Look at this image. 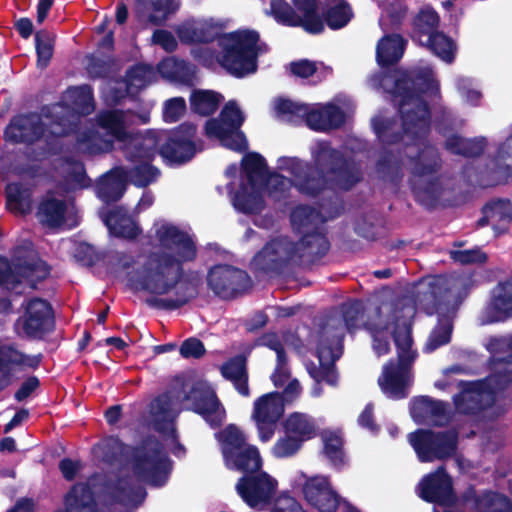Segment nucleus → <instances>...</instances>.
I'll list each match as a JSON object with an SVG mask.
<instances>
[{
  "mask_svg": "<svg viewBox=\"0 0 512 512\" xmlns=\"http://www.w3.org/2000/svg\"><path fill=\"white\" fill-rule=\"evenodd\" d=\"M233 205L239 212L244 214L259 213L264 208V200L260 192L244 183L240 184L238 191L233 198Z\"/></svg>",
  "mask_w": 512,
  "mask_h": 512,
  "instance_id": "4d7b16f0",
  "label": "nucleus"
},
{
  "mask_svg": "<svg viewBox=\"0 0 512 512\" xmlns=\"http://www.w3.org/2000/svg\"><path fill=\"white\" fill-rule=\"evenodd\" d=\"M408 437L422 463L451 458L456 453L458 446V434L454 430L417 429Z\"/></svg>",
  "mask_w": 512,
  "mask_h": 512,
  "instance_id": "aec40b11",
  "label": "nucleus"
},
{
  "mask_svg": "<svg viewBox=\"0 0 512 512\" xmlns=\"http://www.w3.org/2000/svg\"><path fill=\"white\" fill-rule=\"evenodd\" d=\"M226 465L243 475L259 472L263 461L258 448L246 443V437L235 425L230 424L219 434Z\"/></svg>",
  "mask_w": 512,
  "mask_h": 512,
  "instance_id": "2eb2a0df",
  "label": "nucleus"
},
{
  "mask_svg": "<svg viewBox=\"0 0 512 512\" xmlns=\"http://www.w3.org/2000/svg\"><path fill=\"white\" fill-rule=\"evenodd\" d=\"M421 46L428 48L433 54L447 63L454 61L456 44L444 32L439 31L430 41H425Z\"/></svg>",
  "mask_w": 512,
  "mask_h": 512,
  "instance_id": "680f3d73",
  "label": "nucleus"
},
{
  "mask_svg": "<svg viewBox=\"0 0 512 512\" xmlns=\"http://www.w3.org/2000/svg\"><path fill=\"white\" fill-rule=\"evenodd\" d=\"M478 512H512L511 499L500 492L487 490L474 498Z\"/></svg>",
  "mask_w": 512,
  "mask_h": 512,
  "instance_id": "13d9d810",
  "label": "nucleus"
},
{
  "mask_svg": "<svg viewBox=\"0 0 512 512\" xmlns=\"http://www.w3.org/2000/svg\"><path fill=\"white\" fill-rule=\"evenodd\" d=\"M162 248L174 250L176 256L166 252H151L141 268L129 277L135 290L154 295L170 297H149L146 304L158 310L173 311L184 307L196 299L203 285V277L197 271L185 272L184 262L193 261L197 249L192 238L177 226L166 224L156 231Z\"/></svg>",
  "mask_w": 512,
  "mask_h": 512,
  "instance_id": "f257e3e1",
  "label": "nucleus"
},
{
  "mask_svg": "<svg viewBox=\"0 0 512 512\" xmlns=\"http://www.w3.org/2000/svg\"><path fill=\"white\" fill-rule=\"evenodd\" d=\"M132 470L140 480L155 487H162L172 471V461L161 441L148 436L133 449Z\"/></svg>",
  "mask_w": 512,
  "mask_h": 512,
  "instance_id": "9b49d317",
  "label": "nucleus"
},
{
  "mask_svg": "<svg viewBox=\"0 0 512 512\" xmlns=\"http://www.w3.org/2000/svg\"><path fill=\"white\" fill-rule=\"evenodd\" d=\"M391 78L383 74L380 86L392 96L398 106L400 120L382 115L371 119V126L378 141L384 147L397 145L408 139V144L418 145L425 140L431 130V110L423 98L425 94L439 92V84L430 69H411L395 71L393 86L386 89L385 82Z\"/></svg>",
  "mask_w": 512,
  "mask_h": 512,
  "instance_id": "f03ea898",
  "label": "nucleus"
},
{
  "mask_svg": "<svg viewBox=\"0 0 512 512\" xmlns=\"http://www.w3.org/2000/svg\"><path fill=\"white\" fill-rule=\"evenodd\" d=\"M52 267L41 258L32 243L16 246L11 259L0 255V288L15 291L26 282L31 289L45 281Z\"/></svg>",
  "mask_w": 512,
  "mask_h": 512,
  "instance_id": "423d86ee",
  "label": "nucleus"
},
{
  "mask_svg": "<svg viewBox=\"0 0 512 512\" xmlns=\"http://www.w3.org/2000/svg\"><path fill=\"white\" fill-rule=\"evenodd\" d=\"M450 257L454 262L462 265L483 264L488 259L487 254L480 247L467 250H452Z\"/></svg>",
  "mask_w": 512,
  "mask_h": 512,
  "instance_id": "774afa93",
  "label": "nucleus"
},
{
  "mask_svg": "<svg viewBox=\"0 0 512 512\" xmlns=\"http://www.w3.org/2000/svg\"><path fill=\"white\" fill-rule=\"evenodd\" d=\"M487 146L485 137L465 138L457 133L449 135L444 142V149L450 154L464 158L480 157Z\"/></svg>",
  "mask_w": 512,
  "mask_h": 512,
  "instance_id": "a18cd8bd",
  "label": "nucleus"
},
{
  "mask_svg": "<svg viewBox=\"0 0 512 512\" xmlns=\"http://www.w3.org/2000/svg\"><path fill=\"white\" fill-rule=\"evenodd\" d=\"M277 481L262 471L241 476L235 489L241 499L251 508L269 504L275 494Z\"/></svg>",
  "mask_w": 512,
  "mask_h": 512,
  "instance_id": "b1692460",
  "label": "nucleus"
},
{
  "mask_svg": "<svg viewBox=\"0 0 512 512\" xmlns=\"http://www.w3.org/2000/svg\"><path fill=\"white\" fill-rule=\"evenodd\" d=\"M376 314L378 319L375 321H366V323H364V329L367 330L372 337V347L375 353L378 356H383L390 352L389 339L390 335L393 337V331L390 332L391 323L381 318V309L379 307L376 309ZM404 323L409 324L408 321L399 323L397 318L393 319L394 326H396V324L402 326ZM410 325L412 326L411 323Z\"/></svg>",
  "mask_w": 512,
  "mask_h": 512,
  "instance_id": "ea45409f",
  "label": "nucleus"
},
{
  "mask_svg": "<svg viewBox=\"0 0 512 512\" xmlns=\"http://www.w3.org/2000/svg\"><path fill=\"white\" fill-rule=\"evenodd\" d=\"M157 78V72L152 65L136 63L126 71V91L128 95L135 97L141 92V90L156 82Z\"/></svg>",
  "mask_w": 512,
  "mask_h": 512,
  "instance_id": "09e8293b",
  "label": "nucleus"
},
{
  "mask_svg": "<svg viewBox=\"0 0 512 512\" xmlns=\"http://www.w3.org/2000/svg\"><path fill=\"white\" fill-rule=\"evenodd\" d=\"M406 40L397 33L384 35L376 46V61L382 68L397 64L403 57Z\"/></svg>",
  "mask_w": 512,
  "mask_h": 512,
  "instance_id": "a19ab883",
  "label": "nucleus"
},
{
  "mask_svg": "<svg viewBox=\"0 0 512 512\" xmlns=\"http://www.w3.org/2000/svg\"><path fill=\"white\" fill-rule=\"evenodd\" d=\"M292 3L294 7L284 0H271V13L279 23L301 27L313 35L324 31V22L318 14V0H292Z\"/></svg>",
  "mask_w": 512,
  "mask_h": 512,
  "instance_id": "6ab92c4d",
  "label": "nucleus"
},
{
  "mask_svg": "<svg viewBox=\"0 0 512 512\" xmlns=\"http://www.w3.org/2000/svg\"><path fill=\"white\" fill-rule=\"evenodd\" d=\"M512 318V275L499 281L491 290L490 298L485 305L481 323L494 324L505 322Z\"/></svg>",
  "mask_w": 512,
  "mask_h": 512,
  "instance_id": "a878e982",
  "label": "nucleus"
},
{
  "mask_svg": "<svg viewBox=\"0 0 512 512\" xmlns=\"http://www.w3.org/2000/svg\"><path fill=\"white\" fill-rule=\"evenodd\" d=\"M453 402L459 414L476 416L492 407L495 397L486 391L484 383L466 382L462 391L453 397Z\"/></svg>",
  "mask_w": 512,
  "mask_h": 512,
  "instance_id": "cd10ccee",
  "label": "nucleus"
},
{
  "mask_svg": "<svg viewBox=\"0 0 512 512\" xmlns=\"http://www.w3.org/2000/svg\"><path fill=\"white\" fill-rule=\"evenodd\" d=\"M32 189L21 182H11L5 186L6 208L20 215L32 211Z\"/></svg>",
  "mask_w": 512,
  "mask_h": 512,
  "instance_id": "8fccbe9b",
  "label": "nucleus"
},
{
  "mask_svg": "<svg viewBox=\"0 0 512 512\" xmlns=\"http://www.w3.org/2000/svg\"><path fill=\"white\" fill-rule=\"evenodd\" d=\"M172 398L169 392H163L156 396L150 403V415L153 420L154 429L163 435L170 436L177 441L178 435L173 426Z\"/></svg>",
  "mask_w": 512,
  "mask_h": 512,
  "instance_id": "f704fd0d",
  "label": "nucleus"
},
{
  "mask_svg": "<svg viewBox=\"0 0 512 512\" xmlns=\"http://www.w3.org/2000/svg\"><path fill=\"white\" fill-rule=\"evenodd\" d=\"M375 172L381 180L399 185L404 176L402 160L393 151L385 149L375 163Z\"/></svg>",
  "mask_w": 512,
  "mask_h": 512,
  "instance_id": "864d4df0",
  "label": "nucleus"
},
{
  "mask_svg": "<svg viewBox=\"0 0 512 512\" xmlns=\"http://www.w3.org/2000/svg\"><path fill=\"white\" fill-rule=\"evenodd\" d=\"M278 116L285 117L289 122L305 120L315 131H327L324 107L311 109L309 105L280 98L275 107Z\"/></svg>",
  "mask_w": 512,
  "mask_h": 512,
  "instance_id": "c756f323",
  "label": "nucleus"
},
{
  "mask_svg": "<svg viewBox=\"0 0 512 512\" xmlns=\"http://www.w3.org/2000/svg\"><path fill=\"white\" fill-rule=\"evenodd\" d=\"M393 341L397 349V364L389 361L383 369V377L378 379L379 386L384 394L394 400L404 399L408 396L409 373L417 352L412 349V327L404 323L396 324L393 330Z\"/></svg>",
  "mask_w": 512,
  "mask_h": 512,
  "instance_id": "1a4fd4ad",
  "label": "nucleus"
},
{
  "mask_svg": "<svg viewBox=\"0 0 512 512\" xmlns=\"http://www.w3.org/2000/svg\"><path fill=\"white\" fill-rule=\"evenodd\" d=\"M61 160L69 166L64 179L71 189H83L90 186V179L87 176L85 165L82 161L72 156H65Z\"/></svg>",
  "mask_w": 512,
  "mask_h": 512,
  "instance_id": "e2e57ef3",
  "label": "nucleus"
},
{
  "mask_svg": "<svg viewBox=\"0 0 512 512\" xmlns=\"http://www.w3.org/2000/svg\"><path fill=\"white\" fill-rule=\"evenodd\" d=\"M242 171L251 188L269 181L270 173L265 158L257 152H249L242 159Z\"/></svg>",
  "mask_w": 512,
  "mask_h": 512,
  "instance_id": "603ef678",
  "label": "nucleus"
},
{
  "mask_svg": "<svg viewBox=\"0 0 512 512\" xmlns=\"http://www.w3.org/2000/svg\"><path fill=\"white\" fill-rule=\"evenodd\" d=\"M410 414L417 423L430 420L436 427H444L451 420L449 403L427 395L417 396L411 400Z\"/></svg>",
  "mask_w": 512,
  "mask_h": 512,
  "instance_id": "c85d7f7f",
  "label": "nucleus"
},
{
  "mask_svg": "<svg viewBox=\"0 0 512 512\" xmlns=\"http://www.w3.org/2000/svg\"><path fill=\"white\" fill-rule=\"evenodd\" d=\"M176 34L183 44L211 43L221 34V28L205 20H188L178 25Z\"/></svg>",
  "mask_w": 512,
  "mask_h": 512,
  "instance_id": "473e14b6",
  "label": "nucleus"
},
{
  "mask_svg": "<svg viewBox=\"0 0 512 512\" xmlns=\"http://www.w3.org/2000/svg\"><path fill=\"white\" fill-rule=\"evenodd\" d=\"M222 376L231 381L239 394L249 396L247 359L244 355H236L221 366Z\"/></svg>",
  "mask_w": 512,
  "mask_h": 512,
  "instance_id": "3c124183",
  "label": "nucleus"
},
{
  "mask_svg": "<svg viewBox=\"0 0 512 512\" xmlns=\"http://www.w3.org/2000/svg\"><path fill=\"white\" fill-rule=\"evenodd\" d=\"M67 120L61 118L54 122L58 127L47 130L40 114L28 112L17 114L11 118L4 130L6 141L13 144L35 145L28 152L33 161H43L57 156L63 151L62 137L69 134L70 127Z\"/></svg>",
  "mask_w": 512,
  "mask_h": 512,
  "instance_id": "20e7f679",
  "label": "nucleus"
},
{
  "mask_svg": "<svg viewBox=\"0 0 512 512\" xmlns=\"http://www.w3.org/2000/svg\"><path fill=\"white\" fill-rule=\"evenodd\" d=\"M207 284L220 298L233 299L250 288L251 278L242 269L228 264H218L210 268Z\"/></svg>",
  "mask_w": 512,
  "mask_h": 512,
  "instance_id": "4be33fe9",
  "label": "nucleus"
},
{
  "mask_svg": "<svg viewBox=\"0 0 512 512\" xmlns=\"http://www.w3.org/2000/svg\"><path fill=\"white\" fill-rule=\"evenodd\" d=\"M220 63L231 75L242 78L257 70L260 35L255 30H238L224 35Z\"/></svg>",
  "mask_w": 512,
  "mask_h": 512,
  "instance_id": "9d476101",
  "label": "nucleus"
},
{
  "mask_svg": "<svg viewBox=\"0 0 512 512\" xmlns=\"http://www.w3.org/2000/svg\"><path fill=\"white\" fill-rule=\"evenodd\" d=\"M124 157L129 162L153 161L158 154L157 130H147L145 133H129L123 141Z\"/></svg>",
  "mask_w": 512,
  "mask_h": 512,
  "instance_id": "7c9ffc66",
  "label": "nucleus"
},
{
  "mask_svg": "<svg viewBox=\"0 0 512 512\" xmlns=\"http://www.w3.org/2000/svg\"><path fill=\"white\" fill-rule=\"evenodd\" d=\"M106 489L113 502L134 508L139 507L147 496L146 489L130 476L118 477L107 483Z\"/></svg>",
  "mask_w": 512,
  "mask_h": 512,
  "instance_id": "2f4dec72",
  "label": "nucleus"
},
{
  "mask_svg": "<svg viewBox=\"0 0 512 512\" xmlns=\"http://www.w3.org/2000/svg\"><path fill=\"white\" fill-rule=\"evenodd\" d=\"M158 155L169 165H183L191 161L202 150V141L197 138V126L183 122L172 129L157 130Z\"/></svg>",
  "mask_w": 512,
  "mask_h": 512,
  "instance_id": "f8f14e48",
  "label": "nucleus"
},
{
  "mask_svg": "<svg viewBox=\"0 0 512 512\" xmlns=\"http://www.w3.org/2000/svg\"><path fill=\"white\" fill-rule=\"evenodd\" d=\"M290 221L302 235L298 242L308 249L313 257L311 261H320L330 249V242L322 231L324 219L320 211L310 205H298L292 210Z\"/></svg>",
  "mask_w": 512,
  "mask_h": 512,
  "instance_id": "dca6fc26",
  "label": "nucleus"
},
{
  "mask_svg": "<svg viewBox=\"0 0 512 512\" xmlns=\"http://www.w3.org/2000/svg\"><path fill=\"white\" fill-rule=\"evenodd\" d=\"M408 186L414 200L427 210L439 204L444 188L441 171L443 159L437 147L423 144L413 155H406Z\"/></svg>",
  "mask_w": 512,
  "mask_h": 512,
  "instance_id": "39448f33",
  "label": "nucleus"
},
{
  "mask_svg": "<svg viewBox=\"0 0 512 512\" xmlns=\"http://www.w3.org/2000/svg\"><path fill=\"white\" fill-rule=\"evenodd\" d=\"M311 156L312 162L297 157L279 158V168L288 171L292 180L274 174L272 189L283 193L290 182L300 194L316 198L328 188L349 191L363 180L360 165L329 141L317 142Z\"/></svg>",
  "mask_w": 512,
  "mask_h": 512,
  "instance_id": "7ed1b4c3",
  "label": "nucleus"
},
{
  "mask_svg": "<svg viewBox=\"0 0 512 512\" xmlns=\"http://www.w3.org/2000/svg\"><path fill=\"white\" fill-rule=\"evenodd\" d=\"M512 385V349L508 347L505 357L497 358L494 372L487 377L484 384L486 391L496 394L507 390Z\"/></svg>",
  "mask_w": 512,
  "mask_h": 512,
  "instance_id": "49530a36",
  "label": "nucleus"
},
{
  "mask_svg": "<svg viewBox=\"0 0 512 512\" xmlns=\"http://www.w3.org/2000/svg\"><path fill=\"white\" fill-rule=\"evenodd\" d=\"M353 18L351 5L345 0L337 2L328 7L322 13V20L332 30H338L345 27Z\"/></svg>",
  "mask_w": 512,
  "mask_h": 512,
  "instance_id": "052dcab7",
  "label": "nucleus"
},
{
  "mask_svg": "<svg viewBox=\"0 0 512 512\" xmlns=\"http://www.w3.org/2000/svg\"><path fill=\"white\" fill-rule=\"evenodd\" d=\"M67 204L64 200L54 197L49 191L42 197L36 211L38 221L46 227H61L66 220Z\"/></svg>",
  "mask_w": 512,
  "mask_h": 512,
  "instance_id": "58836bf2",
  "label": "nucleus"
},
{
  "mask_svg": "<svg viewBox=\"0 0 512 512\" xmlns=\"http://www.w3.org/2000/svg\"><path fill=\"white\" fill-rule=\"evenodd\" d=\"M284 411V397L280 392H270L255 400L252 418L256 423L260 441L265 443L272 439Z\"/></svg>",
  "mask_w": 512,
  "mask_h": 512,
  "instance_id": "5701e85b",
  "label": "nucleus"
},
{
  "mask_svg": "<svg viewBox=\"0 0 512 512\" xmlns=\"http://www.w3.org/2000/svg\"><path fill=\"white\" fill-rule=\"evenodd\" d=\"M306 501L319 512H335L338 508L343 511L347 502L333 488L329 481L322 477L308 479L302 488Z\"/></svg>",
  "mask_w": 512,
  "mask_h": 512,
  "instance_id": "bb28decb",
  "label": "nucleus"
},
{
  "mask_svg": "<svg viewBox=\"0 0 512 512\" xmlns=\"http://www.w3.org/2000/svg\"><path fill=\"white\" fill-rule=\"evenodd\" d=\"M133 167L126 169L127 179L138 188H145L160 176V170L152 161L132 162Z\"/></svg>",
  "mask_w": 512,
  "mask_h": 512,
  "instance_id": "bf43d9fd",
  "label": "nucleus"
},
{
  "mask_svg": "<svg viewBox=\"0 0 512 512\" xmlns=\"http://www.w3.org/2000/svg\"><path fill=\"white\" fill-rule=\"evenodd\" d=\"M95 121L102 133L116 142L122 143L129 136L130 132L126 129L125 115L122 110H101L96 114Z\"/></svg>",
  "mask_w": 512,
  "mask_h": 512,
  "instance_id": "c03bdc74",
  "label": "nucleus"
},
{
  "mask_svg": "<svg viewBox=\"0 0 512 512\" xmlns=\"http://www.w3.org/2000/svg\"><path fill=\"white\" fill-rule=\"evenodd\" d=\"M55 36L49 31L42 29L35 33V50L37 56V67L46 68L54 54Z\"/></svg>",
  "mask_w": 512,
  "mask_h": 512,
  "instance_id": "0e129e2a",
  "label": "nucleus"
},
{
  "mask_svg": "<svg viewBox=\"0 0 512 512\" xmlns=\"http://www.w3.org/2000/svg\"><path fill=\"white\" fill-rule=\"evenodd\" d=\"M512 159V134L497 149L496 154L488 164V169L492 175L491 181L487 186L497 185L512 175L511 164L507 161Z\"/></svg>",
  "mask_w": 512,
  "mask_h": 512,
  "instance_id": "de8ad7c7",
  "label": "nucleus"
},
{
  "mask_svg": "<svg viewBox=\"0 0 512 512\" xmlns=\"http://www.w3.org/2000/svg\"><path fill=\"white\" fill-rule=\"evenodd\" d=\"M418 301L424 312L432 316L438 314L437 323L432 329L425 344V352H433L448 344L453 331V319L448 313H444L452 302V291L445 277L435 276L427 285L424 292H419Z\"/></svg>",
  "mask_w": 512,
  "mask_h": 512,
  "instance_id": "6e6552de",
  "label": "nucleus"
},
{
  "mask_svg": "<svg viewBox=\"0 0 512 512\" xmlns=\"http://www.w3.org/2000/svg\"><path fill=\"white\" fill-rule=\"evenodd\" d=\"M222 100L223 96L218 92L195 89L189 98L190 109L200 116H211L217 111Z\"/></svg>",
  "mask_w": 512,
  "mask_h": 512,
  "instance_id": "5fc2aeb1",
  "label": "nucleus"
},
{
  "mask_svg": "<svg viewBox=\"0 0 512 512\" xmlns=\"http://www.w3.org/2000/svg\"><path fill=\"white\" fill-rule=\"evenodd\" d=\"M340 311L343 325L341 323L335 324L336 319L330 317L320 330L325 326L330 325V329L332 331L334 328H341L343 332L344 329H346L349 333H353L362 326L364 327L365 307L361 300L352 299L342 303Z\"/></svg>",
  "mask_w": 512,
  "mask_h": 512,
  "instance_id": "37998d69",
  "label": "nucleus"
},
{
  "mask_svg": "<svg viewBox=\"0 0 512 512\" xmlns=\"http://www.w3.org/2000/svg\"><path fill=\"white\" fill-rule=\"evenodd\" d=\"M312 255L301 243L292 241L288 236H277L269 240L253 257L256 271L270 277L288 275L296 267L313 265Z\"/></svg>",
  "mask_w": 512,
  "mask_h": 512,
  "instance_id": "0eeeda50",
  "label": "nucleus"
},
{
  "mask_svg": "<svg viewBox=\"0 0 512 512\" xmlns=\"http://www.w3.org/2000/svg\"><path fill=\"white\" fill-rule=\"evenodd\" d=\"M77 141L81 150L91 156L113 151L116 142L111 137L99 131L83 133Z\"/></svg>",
  "mask_w": 512,
  "mask_h": 512,
  "instance_id": "6e6d98bb",
  "label": "nucleus"
},
{
  "mask_svg": "<svg viewBox=\"0 0 512 512\" xmlns=\"http://www.w3.org/2000/svg\"><path fill=\"white\" fill-rule=\"evenodd\" d=\"M323 442L325 456L334 466H341L344 463V441L341 435L336 432H328L323 435Z\"/></svg>",
  "mask_w": 512,
  "mask_h": 512,
  "instance_id": "69168bd1",
  "label": "nucleus"
},
{
  "mask_svg": "<svg viewBox=\"0 0 512 512\" xmlns=\"http://www.w3.org/2000/svg\"><path fill=\"white\" fill-rule=\"evenodd\" d=\"M43 354H26L17 349L15 344L0 345V371L6 368H18V370H37L42 361Z\"/></svg>",
  "mask_w": 512,
  "mask_h": 512,
  "instance_id": "e433bc0d",
  "label": "nucleus"
},
{
  "mask_svg": "<svg viewBox=\"0 0 512 512\" xmlns=\"http://www.w3.org/2000/svg\"><path fill=\"white\" fill-rule=\"evenodd\" d=\"M245 117L235 101L227 102L218 118H210L205 123V135L216 138L227 149L244 152L248 149L245 134L241 131Z\"/></svg>",
  "mask_w": 512,
  "mask_h": 512,
  "instance_id": "f3484780",
  "label": "nucleus"
},
{
  "mask_svg": "<svg viewBox=\"0 0 512 512\" xmlns=\"http://www.w3.org/2000/svg\"><path fill=\"white\" fill-rule=\"evenodd\" d=\"M64 509L55 512H99L92 486L88 482H77L64 496Z\"/></svg>",
  "mask_w": 512,
  "mask_h": 512,
  "instance_id": "72a5a7b5",
  "label": "nucleus"
},
{
  "mask_svg": "<svg viewBox=\"0 0 512 512\" xmlns=\"http://www.w3.org/2000/svg\"><path fill=\"white\" fill-rule=\"evenodd\" d=\"M22 307L23 313L14 323V330L18 336L41 341L54 332L55 314L48 300L32 297L23 302Z\"/></svg>",
  "mask_w": 512,
  "mask_h": 512,
  "instance_id": "a211bd4d",
  "label": "nucleus"
},
{
  "mask_svg": "<svg viewBox=\"0 0 512 512\" xmlns=\"http://www.w3.org/2000/svg\"><path fill=\"white\" fill-rule=\"evenodd\" d=\"M127 173L122 167H115L108 171L97 185L98 197L105 203L119 201L127 188Z\"/></svg>",
  "mask_w": 512,
  "mask_h": 512,
  "instance_id": "c9c22d12",
  "label": "nucleus"
},
{
  "mask_svg": "<svg viewBox=\"0 0 512 512\" xmlns=\"http://www.w3.org/2000/svg\"><path fill=\"white\" fill-rule=\"evenodd\" d=\"M439 26L440 16L437 11L431 6H424L413 17L411 38L421 45L439 32Z\"/></svg>",
  "mask_w": 512,
  "mask_h": 512,
  "instance_id": "4c0bfd02",
  "label": "nucleus"
},
{
  "mask_svg": "<svg viewBox=\"0 0 512 512\" xmlns=\"http://www.w3.org/2000/svg\"><path fill=\"white\" fill-rule=\"evenodd\" d=\"M183 402L186 409L200 415L212 428L220 427L225 420V409L222 407L216 392L202 382H195L184 394Z\"/></svg>",
  "mask_w": 512,
  "mask_h": 512,
  "instance_id": "412c9836",
  "label": "nucleus"
},
{
  "mask_svg": "<svg viewBox=\"0 0 512 512\" xmlns=\"http://www.w3.org/2000/svg\"><path fill=\"white\" fill-rule=\"evenodd\" d=\"M489 212L491 218H497L499 222H511L512 202L508 198H496L485 203L481 212Z\"/></svg>",
  "mask_w": 512,
  "mask_h": 512,
  "instance_id": "338daca9",
  "label": "nucleus"
},
{
  "mask_svg": "<svg viewBox=\"0 0 512 512\" xmlns=\"http://www.w3.org/2000/svg\"><path fill=\"white\" fill-rule=\"evenodd\" d=\"M283 435L271 448L276 459L295 456L304 444L317 437L319 427L314 417L303 412L290 413L281 423Z\"/></svg>",
  "mask_w": 512,
  "mask_h": 512,
  "instance_id": "4468645a",
  "label": "nucleus"
},
{
  "mask_svg": "<svg viewBox=\"0 0 512 512\" xmlns=\"http://www.w3.org/2000/svg\"><path fill=\"white\" fill-rule=\"evenodd\" d=\"M104 223L110 234L117 238L133 240L141 233V229L122 207L110 210L105 215Z\"/></svg>",
  "mask_w": 512,
  "mask_h": 512,
  "instance_id": "79ce46f5",
  "label": "nucleus"
},
{
  "mask_svg": "<svg viewBox=\"0 0 512 512\" xmlns=\"http://www.w3.org/2000/svg\"><path fill=\"white\" fill-rule=\"evenodd\" d=\"M419 496L428 503L452 506L456 501L452 479L443 466L426 475L419 483Z\"/></svg>",
  "mask_w": 512,
  "mask_h": 512,
  "instance_id": "393cba45",
  "label": "nucleus"
},
{
  "mask_svg": "<svg viewBox=\"0 0 512 512\" xmlns=\"http://www.w3.org/2000/svg\"><path fill=\"white\" fill-rule=\"evenodd\" d=\"M344 336L341 328H334L332 331L330 325L319 331L316 348L319 365L310 362L306 366L308 374L317 384L324 382L330 386L337 385L338 372L335 363L343 353Z\"/></svg>",
  "mask_w": 512,
  "mask_h": 512,
  "instance_id": "ddd939ff",
  "label": "nucleus"
}]
</instances>
